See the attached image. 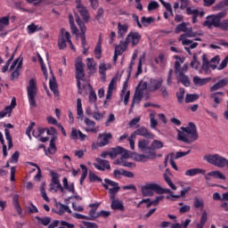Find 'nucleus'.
I'll return each mask as SVG.
<instances>
[{"mask_svg": "<svg viewBox=\"0 0 228 228\" xmlns=\"http://www.w3.org/2000/svg\"><path fill=\"white\" fill-rule=\"evenodd\" d=\"M181 129L183 132H181V130H178V140L180 142H183L184 143L191 142L186 134H191V138L192 142H195V140H199V133H197V126L193 123L190 122L189 126H186V127L182 126Z\"/></svg>", "mask_w": 228, "mask_h": 228, "instance_id": "obj_1", "label": "nucleus"}, {"mask_svg": "<svg viewBox=\"0 0 228 228\" xmlns=\"http://www.w3.org/2000/svg\"><path fill=\"white\" fill-rule=\"evenodd\" d=\"M141 191L143 197H152L154 193H157V195H163V193L172 194L170 189H164L158 183H146L141 188Z\"/></svg>", "mask_w": 228, "mask_h": 228, "instance_id": "obj_2", "label": "nucleus"}, {"mask_svg": "<svg viewBox=\"0 0 228 228\" xmlns=\"http://www.w3.org/2000/svg\"><path fill=\"white\" fill-rule=\"evenodd\" d=\"M37 92L38 86H37V79L31 78L28 81V86H27V95L30 108H37V101L35 99Z\"/></svg>", "mask_w": 228, "mask_h": 228, "instance_id": "obj_3", "label": "nucleus"}, {"mask_svg": "<svg viewBox=\"0 0 228 228\" xmlns=\"http://www.w3.org/2000/svg\"><path fill=\"white\" fill-rule=\"evenodd\" d=\"M203 159L214 167H218V168L228 167V159L218 154H207Z\"/></svg>", "mask_w": 228, "mask_h": 228, "instance_id": "obj_4", "label": "nucleus"}, {"mask_svg": "<svg viewBox=\"0 0 228 228\" xmlns=\"http://www.w3.org/2000/svg\"><path fill=\"white\" fill-rule=\"evenodd\" d=\"M76 22L80 29V40L82 42L81 47L83 48V54H88L90 47L86 45V26L85 22L81 20V18L77 17Z\"/></svg>", "mask_w": 228, "mask_h": 228, "instance_id": "obj_5", "label": "nucleus"}, {"mask_svg": "<svg viewBox=\"0 0 228 228\" xmlns=\"http://www.w3.org/2000/svg\"><path fill=\"white\" fill-rule=\"evenodd\" d=\"M104 183H102V186L105 190H109V193L110 195V200H115V195L120 191V186H118V183L113 182L110 180L109 178L104 179Z\"/></svg>", "mask_w": 228, "mask_h": 228, "instance_id": "obj_6", "label": "nucleus"}, {"mask_svg": "<svg viewBox=\"0 0 228 228\" xmlns=\"http://www.w3.org/2000/svg\"><path fill=\"white\" fill-rule=\"evenodd\" d=\"M52 183H50L49 188L50 191H61V193H65V189L61 186V183H60V175L58 173L52 171Z\"/></svg>", "mask_w": 228, "mask_h": 228, "instance_id": "obj_7", "label": "nucleus"}, {"mask_svg": "<svg viewBox=\"0 0 228 228\" xmlns=\"http://www.w3.org/2000/svg\"><path fill=\"white\" fill-rule=\"evenodd\" d=\"M67 43L68 44H72V41L70 40V33L65 28H61L59 39H58V46L59 49L62 50L67 47Z\"/></svg>", "mask_w": 228, "mask_h": 228, "instance_id": "obj_8", "label": "nucleus"}, {"mask_svg": "<svg viewBox=\"0 0 228 228\" xmlns=\"http://www.w3.org/2000/svg\"><path fill=\"white\" fill-rule=\"evenodd\" d=\"M136 136H143V138H147L148 140H154L156 137L154 134L149 132L145 126H141L136 131L132 133L133 138H136Z\"/></svg>", "mask_w": 228, "mask_h": 228, "instance_id": "obj_9", "label": "nucleus"}, {"mask_svg": "<svg viewBox=\"0 0 228 228\" xmlns=\"http://www.w3.org/2000/svg\"><path fill=\"white\" fill-rule=\"evenodd\" d=\"M156 158V151H151L150 152H146L144 154L134 153V161H138L140 163H145L149 161V159H154Z\"/></svg>", "mask_w": 228, "mask_h": 228, "instance_id": "obj_10", "label": "nucleus"}, {"mask_svg": "<svg viewBox=\"0 0 228 228\" xmlns=\"http://www.w3.org/2000/svg\"><path fill=\"white\" fill-rule=\"evenodd\" d=\"M142 40V35L138 32H129L126 36L125 42L129 45V44H132V47H135V45H138L140 44V41Z\"/></svg>", "mask_w": 228, "mask_h": 228, "instance_id": "obj_11", "label": "nucleus"}, {"mask_svg": "<svg viewBox=\"0 0 228 228\" xmlns=\"http://www.w3.org/2000/svg\"><path fill=\"white\" fill-rule=\"evenodd\" d=\"M77 4V10L78 13L81 15L84 22H88L90 19V13L88 12V9L81 3V0H75Z\"/></svg>", "mask_w": 228, "mask_h": 228, "instance_id": "obj_12", "label": "nucleus"}, {"mask_svg": "<svg viewBox=\"0 0 228 228\" xmlns=\"http://www.w3.org/2000/svg\"><path fill=\"white\" fill-rule=\"evenodd\" d=\"M163 87V77L151 78L148 84L149 92H156Z\"/></svg>", "mask_w": 228, "mask_h": 228, "instance_id": "obj_13", "label": "nucleus"}, {"mask_svg": "<svg viewBox=\"0 0 228 228\" xmlns=\"http://www.w3.org/2000/svg\"><path fill=\"white\" fill-rule=\"evenodd\" d=\"M188 15H192V24H197L199 17H204L206 15V12L199 11V9H191V7H187Z\"/></svg>", "mask_w": 228, "mask_h": 228, "instance_id": "obj_14", "label": "nucleus"}, {"mask_svg": "<svg viewBox=\"0 0 228 228\" xmlns=\"http://www.w3.org/2000/svg\"><path fill=\"white\" fill-rule=\"evenodd\" d=\"M122 175H123V177H128L131 179V178L134 177V173H133L131 171H126L124 168L115 169L113 171L114 179H122Z\"/></svg>", "mask_w": 228, "mask_h": 228, "instance_id": "obj_15", "label": "nucleus"}, {"mask_svg": "<svg viewBox=\"0 0 228 228\" xmlns=\"http://www.w3.org/2000/svg\"><path fill=\"white\" fill-rule=\"evenodd\" d=\"M151 143V142L147 139H141L138 141V149L140 152H144V154H146V152H151V151L152 152H156V151L152 150V148H151V146H149Z\"/></svg>", "mask_w": 228, "mask_h": 228, "instance_id": "obj_16", "label": "nucleus"}, {"mask_svg": "<svg viewBox=\"0 0 228 228\" xmlns=\"http://www.w3.org/2000/svg\"><path fill=\"white\" fill-rule=\"evenodd\" d=\"M219 24L220 22L217 21L215 14L207 16L206 20L203 22V26H205V28H208V29L218 28Z\"/></svg>", "mask_w": 228, "mask_h": 228, "instance_id": "obj_17", "label": "nucleus"}, {"mask_svg": "<svg viewBox=\"0 0 228 228\" xmlns=\"http://www.w3.org/2000/svg\"><path fill=\"white\" fill-rule=\"evenodd\" d=\"M76 69V79H81L85 81V69L83 66V61H77L75 63Z\"/></svg>", "mask_w": 228, "mask_h": 228, "instance_id": "obj_18", "label": "nucleus"}, {"mask_svg": "<svg viewBox=\"0 0 228 228\" xmlns=\"http://www.w3.org/2000/svg\"><path fill=\"white\" fill-rule=\"evenodd\" d=\"M4 127H5L4 134L5 139L7 140L8 149L10 150L13 147V139L12 138V134H10V129H13V125L8 123L4 125Z\"/></svg>", "mask_w": 228, "mask_h": 228, "instance_id": "obj_19", "label": "nucleus"}, {"mask_svg": "<svg viewBox=\"0 0 228 228\" xmlns=\"http://www.w3.org/2000/svg\"><path fill=\"white\" fill-rule=\"evenodd\" d=\"M224 92H216L210 94V99H213L214 104L213 108H218V105L222 104V101H224Z\"/></svg>", "mask_w": 228, "mask_h": 228, "instance_id": "obj_20", "label": "nucleus"}, {"mask_svg": "<svg viewBox=\"0 0 228 228\" xmlns=\"http://www.w3.org/2000/svg\"><path fill=\"white\" fill-rule=\"evenodd\" d=\"M94 167H96L97 170H102V172H104V170H111L110 161L102 159H98L97 164H94Z\"/></svg>", "mask_w": 228, "mask_h": 228, "instance_id": "obj_21", "label": "nucleus"}, {"mask_svg": "<svg viewBox=\"0 0 228 228\" xmlns=\"http://www.w3.org/2000/svg\"><path fill=\"white\" fill-rule=\"evenodd\" d=\"M84 122L86 126H87V128H86V133H99V126H95V121L86 118Z\"/></svg>", "mask_w": 228, "mask_h": 228, "instance_id": "obj_22", "label": "nucleus"}, {"mask_svg": "<svg viewBox=\"0 0 228 228\" xmlns=\"http://www.w3.org/2000/svg\"><path fill=\"white\" fill-rule=\"evenodd\" d=\"M98 138H102V141L97 142L98 147H106L110 143V140L113 138L111 133L99 134Z\"/></svg>", "mask_w": 228, "mask_h": 228, "instance_id": "obj_23", "label": "nucleus"}, {"mask_svg": "<svg viewBox=\"0 0 228 228\" xmlns=\"http://www.w3.org/2000/svg\"><path fill=\"white\" fill-rule=\"evenodd\" d=\"M209 67H212L213 69H216V66L209 65V61L208 60V55L203 54L201 71L205 72V74H211V69H209Z\"/></svg>", "mask_w": 228, "mask_h": 228, "instance_id": "obj_24", "label": "nucleus"}, {"mask_svg": "<svg viewBox=\"0 0 228 228\" xmlns=\"http://www.w3.org/2000/svg\"><path fill=\"white\" fill-rule=\"evenodd\" d=\"M142 99H143V94H142L141 91H135L132 100L130 111H133V108H134V104H140V102H142Z\"/></svg>", "mask_w": 228, "mask_h": 228, "instance_id": "obj_25", "label": "nucleus"}, {"mask_svg": "<svg viewBox=\"0 0 228 228\" xmlns=\"http://www.w3.org/2000/svg\"><path fill=\"white\" fill-rule=\"evenodd\" d=\"M199 174H202V175H206V170L196 167V168H191L185 171V175L187 177H193L195 175H199Z\"/></svg>", "mask_w": 228, "mask_h": 228, "instance_id": "obj_26", "label": "nucleus"}, {"mask_svg": "<svg viewBox=\"0 0 228 228\" xmlns=\"http://www.w3.org/2000/svg\"><path fill=\"white\" fill-rule=\"evenodd\" d=\"M228 80L227 77H224L221 80H218L214 86L210 87V92H216V90H220V88H224L227 86Z\"/></svg>", "mask_w": 228, "mask_h": 228, "instance_id": "obj_27", "label": "nucleus"}, {"mask_svg": "<svg viewBox=\"0 0 228 228\" xmlns=\"http://www.w3.org/2000/svg\"><path fill=\"white\" fill-rule=\"evenodd\" d=\"M127 46L128 45L126 41H120L119 45L115 46V53L121 56L127 50Z\"/></svg>", "mask_w": 228, "mask_h": 228, "instance_id": "obj_28", "label": "nucleus"}, {"mask_svg": "<svg viewBox=\"0 0 228 228\" xmlns=\"http://www.w3.org/2000/svg\"><path fill=\"white\" fill-rule=\"evenodd\" d=\"M89 208H94L89 211V216L87 220H95V218H99V212L97 211V208H99V204H90Z\"/></svg>", "mask_w": 228, "mask_h": 228, "instance_id": "obj_29", "label": "nucleus"}, {"mask_svg": "<svg viewBox=\"0 0 228 228\" xmlns=\"http://www.w3.org/2000/svg\"><path fill=\"white\" fill-rule=\"evenodd\" d=\"M49 86L51 92H53L55 97H58V95H60V91H58V84L56 83V77H54V76L50 79Z\"/></svg>", "mask_w": 228, "mask_h": 228, "instance_id": "obj_30", "label": "nucleus"}, {"mask_svg": "<svg viewBox=\"0 0 228 228\" xmlns=\"http://www.w3.org/2000/svg\"><path fill=\"white\" fill-rule=\"evenodd\" d=\"M180 40H182L183 45H190V49H195L199 46V43H193V41L187 39L186 35H181Z\"/></svg>", "mask_w": 228, "mask_h": 228, "instance_id": "obj_31", "label": "nucleus"}, {"mask_svg": "<svg viewBox=\"0 0 228 228\" xmlns=\"http://www.w3.org/2000/svg\"><path fill=\"white\" fill-rule=\"evenodd\" d=\"M56 138H58L57 136H53L51 137L50 140V146L48 147V154L50 155H53L56 154V152H58V148L56 147Z\"/></svg>", "mask_w": 228, "mask_h": 228, "instance_id": "obj_32", "label": "nucleus"}, {"mask_svg": "<svg viewBox=\"0 0 228 228\" xmlns=\"http://www.w3.org/2000/svg\"><path fill=\"white\" fill-rule=\"evenodd\" d=\"M127 29H129V27L126 24L122 25L120 22L118 23V38H124L126 37V34L127 33Z\"/></svg>", "mask_w": 228, "mask_h": 228, "instance_id": "obj_33", "label": "nucleus"}, {"mask_svg": "<svg viewBox=\"0 0 228 228\" xmlns=\"http://www.w3.org/2000/svg\"><path fill=\"white\" fill-rule=\"evenodd\" d=\"M19 194L12 196V206L18 215H22V208H20V204L19 203Z\"/></svg>", "mask_w": 228, "mask_h": 228, "instance_id": "obj_34", "label": "nucleus"}, {"mask_svg": "<svg viewBox=\"0 0 228 228\" xmlns=\"http://www.w3.org/2000/svg\"><path fill=\"white\" fill-rule=\"evenodd\" d=\"M178 83H182L183 86H190V77L183 73L176 74Z\"/></svg>", "mask_w": 228, "mask_h": 228, "instance_id": "obj_35", "label": "nucleus"}, {"mask_svg": "<svg viewBox=\"0 0 228 228\" xmlns=\"http://www.w3.org/2000/svg\"><path fill=\"white\" fill-rule=\"evenodd\" d=\"M20 69H22V60H20L16 67V69L11 74V81H15V79H19V76H20Z\"/></svg>", "mask_w": 228, "mask_h": 228, "instance_id": "obj_36", "label": "nucleus"}, {"mask_svg": "<svg viewBox=\"0 0 228 228\" xmlns=\"http://www.w3.org/2000/svg\"><path fill=\"white\" fill-rule=\"evenodd\" d=\"M111 209L114 211H124V203L120 200H112L110 205Z\"/></svg>", "mask_w": 228, "mask_h": 228, "instance_id": "obj_37", "label": "nucleus"}, {"mask_svg": "<svg viewBox=\"0 0 228 228\" xmlns=\"http://www.w3.org/2000/svg\"><path fill=\"white\" fill-rule=\"evenodd\" d=\"M209 81H211V77L200 78L197 76L193 77L194 85L199 86H204V85H208V83H209Z\"/></svg>", "mask_w": 228, "mask_h": 228, "instance_id": "obj_38", "label": "nucleus"}, {"mask_svg": "<svg viewBox=\"0 0 228 228\" xmlns=\"http://www.w3.org/2000/svg\"><path fill=\"white\" fill-rule=\"evenodd\" d=\"M62 183H63L65 190H68V191H69V193H76V188L74 187V183H72L69 185V180L67 179V177L63 178Z\"/></svg>", "mask_w": 228, "mask_h": 228, "instance_id": "obj_39", "label": "nucleus"}, {"mask_svg": "<svg viewBox=\"0 0 228 228\" xmlns=\"http://www.w3.org/2000/svg\"><path fill=\"white\" fill-rule=\"evenodd\" d=\"M6 26H10V16L0 17V31H4Z\"/></svg>", "mask_w": 228, "mask_h": 228, "instance_id": "obj_40", "label": "nucleus"}, {"mask_svg": "<svg viewBox=\"0 0 228 228\" xmlns=\"http://www.w3.org/2000/svg\"><path fill=\"white\" fill-rule=\"evenodd\" d=\"M28 206L29 207H25L26 213H28V215L38 213V208L33 204V201H28Z\"/></svg>", "mask_w": 228, "mask_h": 228, "instance_id": "obj_41", "label": "nucleus"}, {"mask_svg": "<svg viewBox=\"0 0 228 228\" xmlns=\"http://www.w3.org/2000/svg\"><path fill=\"white\" fill-rule=\"evenodd\" d=\"M206 222H208V212L204 210L201 214L200 224H198L196 227L204 228V225H206Z\"/></svg>", "mask_w": 228, "mask_h": 228, "instance_id": "obj_42", "label": "nucleus"}, {"mask_svg": "<svg viewBox=\"0 0 228 228\" xmlns=\"http://www.w3.org/2000/svg\"><path fill=\"white\" fill-rule=\"evenodd\" d=\"M188 23L186 22H182L181 24H178L176 28H175V33L179 34L181 31L183 33H186L188 31Z\"/></svg>", "mask_w": 228, "mask_h": 228, "instance_id": "obj_43", "label": "nucleus"}, {"mask_svg": "<svg viewBox=\"0 0 228 228\" xmlns=\"http://www.w3.org/2000/svg\"><path fill=\"white\" fill-rule=\"evenodd\" d=\"M27 31L28 35H33V33H36V31H42V27H38L35 25V23H31L27 27Z\"/></svg>", "mask_w": 228, "mask_h": 228, "instance_id": "obj_44", "label": "nucleus"}, {"mask_svg": "<svg viewBox=\"0 0 228 228\" xmlns=\"http://www.w3.org/2000/svg\"><path fill=\"white\" fill-rule=\"evenodd\" d=\"M199 94H187L185 96V102L190 104V102H195V101H199Z\"/></svg>", "mask_w": 228, "mask_h": 228, "instance_id": "obj_45", "label": "nucleus"}, {"mask_svg": "<svg viewBox=\"0 0 228 228\" xmlns=\"http://www.w3.org/2000/svg\"><path fill=\"white\" fill-rule=\"evenodd\" d=\"M80 168L83 172L80 177V184L83 186V183H85V179H86V175H88V168L83 164L80 165Z\"/></svg>", "mask_w": 228, "mask_h": 228, "instance_id": "obj_46", "label": "nucleus"}, {"mask_svg": "<svg viewBox=\"0 0 228 228\" xmlns=\"http://www.w3.org/2000/svg\"><path fill=\"white\" fill-rule=\"evenodd\" d=\"M102 54V46L101 45V41H99L94 49V56L96 60H101Z\"/></svg>", "mask_w": 228, "mask_h": 228, "instance_id": "obj_47", "label": "nucleus"}, {"mask_svg": "<svg viewBox=\"0 0 228 228\" xmlns=\"http://www.w3.org/2000/svg\"><path fill=\"white\" fill-rule=\"evenodd\" d=\"M208 175H210L211 177H215V179H223L224 181L225 175L222 174L220 171H211L208 173Z\"/></svg>", "mask_w": 228, "mask_h": 228, "instance_id": "obj_48", "label": "nucleus"}, {"mask_svg": "<svg viewBox=\"0 0 228 228\" xmlns=\"http://www.w3.org/2000/svg\"><path fill=\"white\" fill-rule=\"evenodd\" d=\"M77 115L80 118H83L84 111H83V103H81V99L77 100Z\"/></svg>", "mask_w": 228, "mask_h": 228, "instance_id": "obj_49", "label": "nucleus"}, {"mask_svg": "<svg viewBox=\"0 0 228 228\" xmlns=\"http://www.w3.org/2000/svg\"><path fill=\"white\" fill-rule=\"evenodd\" d=\"M147 88L149 89V84H147V82H140L135 89V92H142L143 94V92H145Z\"/></svg>", "mask_w": 228, "mask_h": 228, "instance_id": "obj_50", "label": "nucleus"}, {"mask_svg": "<svg viewBox=\"0 0 228 228\" xmlns=\"http://www.w3.org/2000/svg\"><path fill=\"white\" fill-rule=\"evenodd\" d=\"M184 88H180V91L176 93V99L179 104H183V102H184Z\"/></svg>", "mask_w": 228, "mask_h": 228, "instance_id": "obj_51", "label": "nucleus"}, {"mask_svg": "<svg viewBox=\"0 0 228 228\" xmlns=\"http://www.w3.org/2000/svg\"><path fill=\"white\" fill-rule=\"evenodd\" d=\"M65 212L69 213V215L72 214V210H70L69 206L61 204L58 215L60 216L64 215Z\"/></svg>", "mask_w": 228, "mask_h": 228, "instance_id": "obj_52", "label": "nucleus"}, {"mask_svg": "<svg viewBox=\"0 0 228 228\" xmlns=\"http://www.w3.org/2000/svg\"><path fill=\"white\" fill-rule=\"evenodd\" d=\"M151 149H152V151L163 149V142L161 141L154 140L151 144Z\"/></svg>", "mask_w": 228, "mask_h": 228, "instance_id": "obj_53", "label": "nucleus"}, {"mask_svg": "<svg viewBox=\"0 0 228 228\" xmlns=\"http://www.w3.org/2000/svg\"><path fill=\"white\" fill-rule=\"evenodd\" d=\"M141 22H142V26H144V28H147V26H149V24H152V22H154V18H152V17L146 18L145 16H142L141 19Z\"/></svg>", "mask_w": 228, "mask_h": 228, "instance_id": "obj_54", "label": "nucleus"}, {"mask_svg": "<svg viewBox=\"0 0 228 228\" xmlns=\"http://www.w3.org/2000/svg\"><path fill=\"white\" fill-rule=\"evenodd\" d=\"M89 180H90V183H95V182L102 183V178L99 177L97 175H95L93 172H89Z\"/></svg>", "mask_w": 228, "mask_h": 228, "instance_id": "obj_55", "label": "nucleus"}, {"mask_svg": "<svg viewBox=\"0 0 228 228\" xmlns=\"http://www.w3.org/2000/svg\"><path fill=\"white\" fill-rule=\"evenodd\" d=\"M44 133H45V128L37 127V129L33 130L32 134L35 138H40Z\"/></svg>", "mask_w": 228, "mask_h": 228, "instance_id": "obj_56", "label": "nucleus"}, {"mask_svg": "<svg viewBox=\"0 0 228 228\" xmlns=\"http://www.w3.org/2000/svg\"><path fill=\"white\" fill-rule=\"evenodd\" d=\"M36 219L38 220L42 224V225L47 226L49 224H51V217L45 216V217H40L36 216Z\"/></svg>", "mask_w": 228, "mask_h": 228, "instance_id": "obj_57", "label": "nucleus"}, {"mask_svg": "<svg viewBox=\"0 0 228 228\" xmlns=\"http://www.w3.org/2000/svg\"><path fill=\"white\" fill-rule=\"evenodd\" d=\"M193 206L196 209H199V208L202 209L204 208V200H202L199 198H195Z\"/></svg>", "mask_w": 228, "mask_h": 228, "instance_id": "obj_58", "label": "nucleus"}, {"mask_svg": "<svg viewBox=\"0 0 228 228\" xmlns=\"http://www.w3.org/2000/svg\"><path fill=\"white\" fill-rule=\"evenodd\" d=\"M158 8H159V3L157 1H151L148 4V12L158 10Z\"/></svg>", "mask_w": 228, "mask_h": 228, "instance_id": "obj_59", "label": "nucleus"}, {"mask_svg": "<svg viewBox=\"0 0 228 228\" xmlns=\"http://www.w3.org/2000/svg\"><path fill=\"white\" fill-rule=\"evenodd\" d=\"M164 179H165L167 184H168V186L171 187V190H177V186H175V184H174V183L172 182V179H170L168 177V175L164 174Z\"/></svg>", "mask_w": 228, "mask_h": 228, "instance_id": "obj_60", "label": "nucleus"}, {"mask_svg": "<svg viewBox=\"0 0 228 228\" xmlns=\"http://www.w3.org/2000/svg\"><path fill=\"white\" fill-rule=\"evenodd\" d=\"M41 197L45 200L46 202H49V197H47V192H45V183H42L41 188Z\"/></svg>", "mask_w": 228, "mask_h": 228, "instance_id": "obj_61", "label": "nucleus"}, {"mask_svg": "<svg viewBox=\"0 0 228 228\" xmlns=\"http://www.w3.org/2000/svg\"><path fill=\"white\" fill-rule=\"evenodd\" d=\"M225 6H228V0H223L217 4L215 5V10H222L223 8H225Z\"/></svg>", "mask_w": 228, "mask_h": 228, "instance_id": "obj_62", "label": "nucleus"}, {"mask_svg": "<svg viewBox=\"0 0 228 228\" xmlns=\"http://www.w3.org/2000/svg\"><path fill=\"white\" fill-rule=\"evenodd\" d=\"M218 28L223 31H228V19L219 22Z\"/></svg>", "mask_w": 228, "mask_h": 228, "instance_id": "obj_63", "label": "nucleus"}, {"mask_svg": "<svg viewBox=\"0 0 228 228\" xmlns=\"http://www.w3.org/2000/svg\"><path fill=\"white\" fill-rule=\"evenodd\" d=\"M82 224L85 225L86 228H99V225L95 223L83 221Z\"/></svg>", "mask_w": 228, "mask_h": 228, "instance_id": "obj_64", "label": "nucleus"}]
</instances>
